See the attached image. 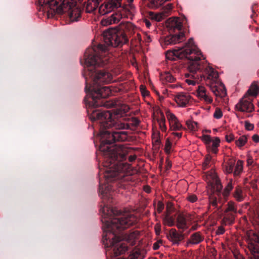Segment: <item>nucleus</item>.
Listing matches in <instances>:
<instances>
[{
	"label": "nucleus",
	"instance_id": "obj_1",
	"mask_svg": "<svg viewBox=\"0 0 259 259\" xmlns=\"http://www.w3.org/2000/svg\"><path fill=\"white\" fill-rule=\"evenodd\" d=\"M103 38L106 45L99 44L97 47L88 49L84 53L85 63L87 66H103L107 63V46L117 47L127 41L125 34L114 29H109L103 33Z\"/></svg>",
	"mask_w": 259,
	"mask_h": 259
},
{
	"label": "nucleus",
	"instance_id": "obj_2",
	"mask_svg": "<svg viewBox=\"0 0 259 259\" xmlns=\"http://www.w3.org/2000/svg\"><path fill=\"white\" fill-rule=\"evenodd\" d=\"M103 223V229L104 232L106 233L104 234L103 239L107 241L110 239V237L108 236V233L113 236L110 240V245L113 247L114 254L116 256L124 253L127 250V246L124 243H119L120 239L119 237L114 235L117 233L116 230L125 229L137 221L136 217L132 214L126 213L123 215L114 218L112 219L102 220Z\"/></svg>",
	"mask_w": 259,
	"mask_h": 259
},
{
	"label": "nucleus",
	"instance_id": "obj_3",
	"mask_svg": "<svg viewBox=\"0 0 259 259\" xmlns=\"http://www.w3.org/2000/svg\"><path fill=\"white\" fill-rule=\"evenodd\" d=\"M100 149L104 152V155L108 158L107 161H110V165L105 163L104 166L109 167L106 170L105 177L108 181L115 180L122 177L130 168V165L120 162L124 159L127 153V149L122 145H115L112 146L105 145L101 146Z\"/></svg>",
	"mask_w": 259,
	"mask_h": 259
},
{
	"label": "nucleus",
	"instance_id": "obj_4",
	"mask_svg": "<svg viewBox=\"0 0 259 259\" xmlns=\"http://www.w3.org/2000/svg\"><path fill=\"white\" fill-rule=\"evenodd\" d=\"M165 57L169 60L181 59L184 58L188 59L190 61L188 69L191 71H195L199 69L200 64L198 62V61L205 59L200 51L195 45L192 38L188 40L183 48L167 51L165 54Z\"/></svg>",
	"mask_w": 259,
	"mask_h": 259
},
{
	"label": "nucleus",
	"instance_id": "obj_5",
	"mask_svg": "<svg viewBox=\"0 0 259 259\" xmlns=\"http://www.w3.org/2000/svg\"><path fill=\"white\" fill-rule=\"evenodd\" d=\"M118 113H112L109 111H95L90 115V118L92 121L96 119L102 120V126L105 128L115 127L117 130L131 129L133 130L139 125L140 121L137 118H132L128 123H125L119 121L117 119Z\"/></svg>",
	"mask_w": 259,
	"mask_h": 259
},
{
	"label": "nucleus",
	"instance_id": "obj_6",
	"mask_svg": "<svg viewBox=\"0 0 259 259\" xmlns=\"http://www.w3.org/2000/svg\"><path fill=\"white\" fill-rule=\"evenodd\" d=\"M206 181L208 185V188L211 189L212 194L209 196V204L217 207L220 201L217 197H219L222 186L214 170L211 169L206 174Z\"/></svg>",
	"mask_w": 259,
	"mask_h": 259
},
{
	"label": "nucleus",
	"instance_id": "obj_7",
	"mask_svg": "<svg viewBox=\"0 0 259 259\" xmlns=\"http://www.w3.org/2000/svg\"><path fill=\"white\" fill-rule=\"evenodd\" d=\"M39 4L48 13V16L52 17L56 14H61L64 11L63 8L66 5L61 0H39Z\"/></svg>",
	"mask_w": 259,
	"mask_h": 259
},
{
	"label": "nucleus",
	"instance_id": "obj_8",
	"mask_svg": "<svg viewBox=\"0 0 259 259\" xmlns=\"http://www.w3.org/2000/svg\"><path fill=\"white\" fill-rule=\"evenodd\" d=\"M101 122V126L102 130L100 131V135L103 138H110L112 139H109L107 140V143H110L112 142H123L127 140V134L126 132H114L111 134L106 129L108 128H105L102 126V120L99 119Z\"/></svg>",
	"mask_w": 259,
	"mask_h": 259
},
{
	"label": "nucleus",
	"instance_id": "obj_9",
	"mask_svg": "<svg viewBox=\"0 0 259 259\" xmlns=\"http://www.w3.org/2000/svg\"><path fill=\"white\" fill-rule=\"evenodd\" d=\"M200 138L206 145L208 153H212L214 154L218 153L219 151L218 148L221 143L219 138L214 137L212 139L209 135H203Z\"/></svg>",
	"mask_w": 259,
	"mask_h": 259
},
{
	"label": "nucleus",
	"instance_id": "obj_10",
	"mask_svg": "<svg viewBox=\"0 0 259 259\" xmlns=\"http://www.w3.org/2000/svg\"><path fill=\"white\" fill-rule=\"evenodd\" d=\"M248 243V248L250 250L251 256L250 259H259V236L253 233ZM238 259H243L241 255H238Z\"/></svg>",
	"mask_w": 259,
	"mask_h": 259
},
{
	"label": "nucleus",
	"instance_id": "obj_11",
	"mask_svg": "<svg viewBox=\"0 0 259 259\" xmlns=\"http://www.w3.org/2000/svg\"><path fill=\"white\" fill-rule=\"evenodd\" d=\"M94 100L96 98H106L111 94V90L108 87H100L96 88L94 85L89 89Z\"/></svg>",
	"mask_w": 259,
	"mask_h": 259
},
{
	"label": "nucleus",
	"instance_id": "obj_12",
	"mask_svg": "<svg viewBox=\"0 0 259 259\" xmlns=\"http://www.w3.org/2000/svg\"><path fill=\"white\" fill-rule=\"evenodd\" d=\"M121 0H109V2L104 3L99 8V13L101 15H104L111 12L114 8L121 7Z\"/></svg>",
	"mask_w": 259,
	"mask_h": 259
},
{
	"label": "nucleus",
	"instance_id": "obj_13",
	"mask_svg": "<svg viewBox=\"0 0 259 259\" xmlns=\"http://www.w3.org/2000/svg\"><path fill=\"white\" fill-rule=\"evenodd\" d=\"M112 82V75L108 72L101 70L97 72L94 78V85Z\"/></svg>",
	"mask_w": 259,
	"mask_h": 259
},
{
	"label": "nucleus",
	"instance_id": "obj_14",
	"mask_svg": "<svg viewBox=\"0 0 259 259\" xmlns=\"http://www.w3.org/2000/svg\"><path fill=\"white\" fill-rule=\"evenodd\" d=\"M236 110L241 112H250L253 110V105L249 98L245 95L236 105Z\"/></svg>",
	"mask_w": 259,
	"mask_h": 259
},
{
	"label": "nucleus",
	"instance_id": "obj_15",
	"mask_svg": "<svg viewBox=\"0 0 259 259\" xmlns=\"http://www.w3.org/2000/svg\"><path fill=\"white\" fill-rule=\"evenodd\" d=\"M66 6L63 8V12H65V9L68 8V14L71 22L77 21L78 19L80 17L81 10L80 8L75 5L71 6L68 4H66Z\"/></svg>",
	"mask_w": 259,
	"mask_h": 259
},
{
	"label": "nucleus",
	"instance_id": "obj_16",
	"mask_svg": "<svg viewBox=\"0 0 259 259\" xmlns=\"http://www.w3.org/2000/svg\"><path fill=\"white\" fill-rule=\"evenodd\" d=\"M166 116L169 122V129L170 131H179L183 128L182 124L175 114L170 112H167Z\"/></svg>",
	"mask_w": 259,
	"mask_h": 259
},
{
	"label": "nucleus",
	"instance_id": "obj_17",
	"mask_svg": "<svg viewBox=\"0 0 259 259\" xmlns=\"http://www.w3.org/2000/svg\"><path fill=\"white\" fill-rule=\"evenodd\" d=\"M210 88L212 92L217 97H225L227 95V92L225 85L219 82H211Z\"/></svg>",
	"mask_w": 259,
	"mask_h": 259
},
{
	"label": "nucleus",
	"instance_id": "obj_18",
	"mask_svg": "<svg viewBox=\"0 0 259 259\" xmlns=\"http://www.w3.org/2000/svg\"><path fill=\"white\" fill-rule=\"evenodd\" d=\"M196 96L198 99L206 104H211L212 102V98L209 96L205 88L203 86L199 85L198 87Z\"/></svg>",
	"mask_w": 259,
	"mask_h": 259
},
{
	"label": "nucleus",
	"instance_id": "obj_19",
	"mask_svg": "<svg viewBox=\"0 0 259 259\" xmlns=\"http://www.w3.org/2000/svg\"><path fill=\"white\" fill-rule=\"evenodd\" d=\"M190 99V96L188 94L184 92L178 93L174 97L175 102L180 107H186Z\"/></svg>",
	"mask_w": 259,
	"mask_h": 259
},
{
	"label": "nucleus",
	"instance_id": "obj_20",
	"mask_svg": "<svg viewBox=\"0 0 259 259\" xmlns=\"http://www.w3.org/2000/svg\"><path fill=\"white\" fill-rule=\"evenodd\" d=\"M200 61H198V62L200 64V68L195 71H191L190 70V73H187L185 74V81L190 85H195L196 84H198L199 81V75L196 74L195 73L201 69L202 63Z\"/></svg>",
	"mask_w": 259,
	"mask_h": 259
},
{
	"label": "nucleus",
	"instance_id": "obj_21",
	"mask_svg": "<svg viewBox=\"0 0 259 259\" xmlns=\"http://www.w3.org/2000/svg\"><path fill=\"white\" fill-rule=\"evenodd\" d=\"M185 39V34L181 32L178 34L170 35L164 38V42L166 45H175L180 43Z\"/></svg>",
	"mask_w": 259,
	"mask_h": 259
},
{
	"label": "nucleus",
	"instance_id": "obj_22",
	"mask_svg": "<svg viewBox=\"0 0 259 259\" xmlns=\"http://www.w3.org/2000/svg\"><path fill=\"white\" fill-rule=\"evenodd\" d=\"M123 17H128V15L123 14L121 11L117 12L113 14L105 21H103L102 23L103 25L117 23Z\"/></svg>",
	"mask_w": 259,
	"mask_h": 259
},
{
	"label": "nucleus",
	"instance_id": "obj_23",
	"mask_svg": "<svg viewBox=\"0 0 259 259\" xmlns=\"http://www.w3.org/2000/svg\"><path fill=\"white\" fill-rule=\"evenodd\" d=\"M167 238L172 242L173 244H178L183 239V236L179 234L175 229H171L167 235Z\"/></svg>",
	"mask_w": 259,
	"mask_h": 259
},
{
	"label": "nucleus",
	"instance_id": "obj_24",
	"mask_svg": "<svg viewBox=\"0 0 259 259\" xmlns=\"http://www.w3.org/2000/svg\"><path fill=\"white\" fill-rule=\"evenodd\" d=\"M167 26L174 30H180L182 28V24L180 18L174 17L170 18L168 19L167 21Z\"/></svg>",
	"mask_w": 259,
	"mask_h": 259
},
{
	"label": "nucleus",
	"instance_id": "obj_25",
	"mask_svg": "<svg viewBox=\"0 0 259 259\" xmlns=\"http://www.w3.org/2000/svg\"><path fill=\"white\" fill-rule=\"evenodd\" d=\"M205 71L208 74L207 79L210 80L211 82H217L219 77L218 73L211 67L208 66L205 69Z\"/></svg>",
	"mask_w": 259,
	"mask_h": 259
},
{
	"label": "nucleus",
	"instance_id": "obj_26",
	"mask_svg": "<svg viewBox=\"0 0 259 259\" xmlns=\"http://www.w3.org/2000/svg\"><path fill=\"white\" fill-rule=\"evenodd\" d=\"M121 12L124 15H127L128 17L133 16L136 13V7L133 4H128L123 6Z\"/></svg>",
	"mask_w": 259,
	"mask_h": 259
},
{
	"label": "nucleus",
	"instance_id": "obj_27",
	"mask_svg": "<svg viewBox=\"0 0 259 259\" xmlns=\"http://www.w3.org/2000/svg\"><path fill=\"white\" fill-rule=\"evenodd\" d=\"M177 227L183 230L187 229L188 227V224L185 217L183 214H179L177 219Z\"/></svg>",
	"mask_w": 259,
	"mask_h": 259
},
{
	"label": "nucleus",
	"instance_id": "obj_28",
	"mask_svg": "<svg viewBox=\"0 0 259 259\" xmlns=\"http://www.w3.org/2000/svg\"><path fill=\"white\" fill-rule=\"evenodd\" d=\"M99 4V0H88L86 5V12L92 13L98 7Z\"/></svg>",
	"mask_w": 259,
	"mask_h": 259
},
{
	"label": "nucleus",
	"instance_id": "obj_29",
	"mask_svg": "<svg viewBox=\"0 0 259 259\" xmlns=\"http://www.w3.org/2000/svg\"><path fill=\"white\" fill-rule=\"evenodd\" d=\"M203 240V237L199 232H196L192 234L188 242V244H196Z\"/></svg>",
	"mask_w": 259,
	"mask_h": 259
},
{
	"label": "nucleus",
	"instance_id": "obj_30",
	"mask_svg": "<svg viewBox=\"0 0 259 259\" xmlns=\"http://www.w3.org/2000/svg\"><path fill=\"white\" fill-rule=\"evenodd\" d=\"M214 163V159L209 153L206 154L204 161L202 163V168L204 170L210 167Z\"/></svg>",
	"mask_w": 259,
	"mask_h": 259
},
{
	"label": "nucleus",
	"instance_id": "obj_31",
	"mask_svg": "<svg viewBox=\"0 0 259 259\" xmlns=\"http://www.w3.org/2000/svg\"><path fill=\"white\" fill-rule=\"evenodd\" d=\"M160 80L163 83L172 82L175 78L170 73L166 72L161 74Z\"/></svg>",
	"mask_w": 259,
	"mask_h": 259
},
{
	"label": "nucleus",
	"instance_id": "obj_32",
	"mask_svg": "<svg viewBox=\"0 0 259 259\" xmlns=\"http://www.w3.org/2000/svg\"><path fill=\"white\" fill-rule=\"evenodd\" d=\"M259 91V86L257 82H253L250 86L247 94L251 96H256Z\"/></svg>",
	"mask_w": 259,
	"mask_h": 259
},
{
	"label": "nucleus",
	"instance_id": "obj_33",
	"mask_svg": "<svg viewBox=\"0 0 259 259\" xmlns=\"http://www.w3.org/2000/svg\"><path fill=\"white\" fill-rule=\"evenodd\" d=\"M157 122L160 130L162 132H166L167 127L165 124V119L162 113H160V115L157 119Z\"/></svg>",
	"mask_w": 259,
	"mask_h": 259
},
{
	"label": "nucleus",
	"instance_id": "obj_34",
	"mask_svg": "<svg viewBox=\"0 0 259 259\" xmlns=\"http://www.w3.org/2000/svg\"><path fill=\"white\" fill-rule=\"evenodd\" d=\"M234 197L238 201L243 200L244 195L240 187H237L236 188L234 193Z\"/></svg>",
	"mask_w": 259,
	"mask_h": 259
},
{
	"label": "nucleus",
	"instance_id": "obj_35",
	"mask_svg": "<svg viewBox=\"0 0 259 259\" xmlns=\"http://www.w3.org/2000/svg\"><path fill=\"white\" fill-rule=\"evenodd\" d=\"M149 16L151 19L157 22L161 21L166 18L165 16H164L163 14H162L161 12L157 13L150 12Z\"/></svg>",
	"mask_w": 259,
	"mask_h": 259
},
{
	"label": "nucleus",
	"instance_id": "obj_36",
	"mask_svg": "<svg viewBox=\"0 0 259 259\" xmlns=\"http://www.w3.org/2000/svg\"><path fill=\"white\" fill-rule=\"evenodd\" d=\"M247 141V137L243 135L239 137V138L235 140V143L238 148H241L244 146Z\"/></svg>",
	"mask_w": 259,
	"mask_h": 259
},
{
	"label": "nucleus",
	"instance_id": "obj_37",
	"mask_svg": "<svg viewBox=\"0 0 259 259\" xmlns=\"http://www.w3.org/2000/svg\"><path fill=\"white\" fill-rule=\"evenodd\" d=\"M172 142L173 140L171 138H167L166 139L164 146V151L167 154L170 153L171 151Z\"/></svg>",
	"mask_w": 259,
	"mask_h": 259
},
{
	"label": "nucleus",
	"instance_id": "obj_38",
	"mask_svg": "<svg viewBox=\"0 0 259 259\" xmlns=\"http://www.w3.org/2000/svg\"><path fill=\"white\" fill-rule=\"evenodd\" d=\"M172 8V4H168L162 8L161 12L166 18L170 14Z\"/></svg>",
	"mask_w": 259,
	"mask_h": 259
},
{
	"label": "nucleus",
	"instance_id": "obj_39",
	"mask_svg": "<svg viewBox=\"0 0 259 259\" xmlns=\"http://www.w3.org/2000/svg\"><path fill=\"white\" fill-rule=\"evenodd\" d=\"M243 170V161L241 160H238L235 166V170L234 171L235 175H238Z\"/></svg>",
	"mask_w": 259,
	"mask_h": 259
},
{
	"label": "nucleus",
	"instance_id": "obj_40",
	"mask_svg": "<svg viewBox=\"0 0 259 259\" xmlns=\"http://www.w3.org/2000/svg\"><path fill=\"white\" fill-rule=\"evenodd\" d=\"M129 259H143V256L139 250H135L130 254Z\"/></svg>",
	"mask_w": 259,
	"mask_h": 259
},
{
	"label": "nucleus",
	"instance_id": "obj_41",
	"mask_svg": "<svg viewBox=\"0 0 259 259\" xmlns=\"http://www.w3.org/2000/svg\"><path fill=\"white\" fill-rule=\"evenodd\" d=\"M234 220V215L232 213H225V215L223 221L226 224H231Z\"/></svg>",
	"mask_w": 259,
	"mask_h": 259
},
{
	"label": "nucleus",
	"instance_id": "obj_42",
	"mask_svg": "<svg viewBox=\"0 0 259 259\" xmlns=\"http://www.w3.org/2000/svg\"><path fill=\"white\" fill-rule=\"evenodd\" d=\"M163 223L168 226H172L174 225V219L167 215L163 219Z\"/></svg>",
	"mask_w": 259,
	"mask_h": 259
},
{
	"label": "nucleus",
	"instance_id": "obj_43",
	"mask_svg": "<svg viewBox=\"0 0 259 259\" xmlns=\"http://www.w3.org/2000/svg\"><path fill=\"white\" fill-rule=\"evenodd\" d=\"M233 212L234 213H236L237 209L235 207V203L233 202L230 201L228 203V207L225 210V213H228L229 212Z\"/></svg>",
	"mask_w": 259,
	"mask_h": 259
},
{
	"label": "nucleus",
	"instance_id": "obj_44",
	"mask_svg": "<svg viewBox=\"0 0 259 259\" xmlns=\"http://www.w3.org/2000/svg\"><path fill=\"white\" fill-rule=\"evenodd\" d=\"M102 211L104 213L105 217L107 215H111L114 214L113 209L107 206H105L102 208Z\"/></svg>",
	"mask_w": 259,
	"mask_h": 259
},
{
	"label": "nucleus",
	"instance_id": "obj_45",
	"mask_svg": "<svg viewBox=\"0 0 259 259\" xmlns=\"http://www.w3.org/2000/svg\"><path fill=\"white\" fill-rule=\"evenodd\" d=\"M163 5V3H160L158 0H150L149 7L153 9H157Z\"/></svg>",
	"mask_w": 259,
	"mask_h": 259
},
{
	"label": "nucleus",
	"instance_id": "obj_46",
	"mask_svg": "<svg viewBox=\"0 0 259 259\" xmlns=\"http://www.w3.org/2000/svg\"><path fill=\"white\" fill-rule=\"evenodd\" d=\"M186 124L188 128L192 131H196L197 129V124L194 121L192 120L187 121Z\"/></svg>",
	"mask_w": 259,
	"mask_h": 259
},
{
	"label": "nucleus",
	"instance_id": "obj_47",
	"mask_svg": "<svg viewBox=\"0 0 259 259\" xmlns=\"http://www.w3.org/2000/svg\"><path fill=\"white\" fill-rule=\"evenodd\" d=\"M111 188L109 186H101L100 187V192L103 195V196H105L106 194L110 191Z\"/></svg>",
	"mask_w": 259,
	"mask_h": 259
},
{
	"label": "nucleus",
	"instance_id": "obj_48",
	"mask_svg": "<svg viewBox=\"0 0 259 259\" xmlns=\"http://www.w3.org/2000/svg\"><path fill=\"white\" fill-rule=\"evenodd\" d=\"M234 168V163L231 161L227 163L225 167V171L228 174L231 173Z\"/></svg>",
	"mask_w": 259,
	"mask_h": 259
},
{
	"label": "nucleus",
	"instance_id": "obj_49",
	"mask_svg": "<svg viewBox=\"0 0 259 259\" xmlns=\"http://www.w3.org/2000/svg\"><path fill=\"white\" fill-rule=\"evenodd\" d=\"M222 116L223 113L222 110L220 108H217L213 113V117L216 119H220Z\"/></svg>",
	"mask_w": 259,
	"mask_h": 259
},
{
	"label": "nucleus",
	"instance_id": "obj_50",
	"mask_svg": "<svg viewBox=\"0 0 259 259\" xmlns=\"http://www.w3.org/2000/svg\"><path fill=\"white\" fill-rule=\"evenodd\" d=\"M140 90L142 96L144 97H147L149 96V92L147 91L146 87L144 85H141L140 87Z\"/></svg>",
	"mask_w": 259,
	"mask_h": 259
},
{
	"label": "nucleus",
	"instance_id": "obj_51",
	"mask_svg": "<svg viewBox=\"0 0 259 259\" xmlns=\"http://www.w3.org/2000/svg\"><path fill=\"white\" fill-rule=\"evenodd\" d=\"M138 234V233L137 232H133L128 235V237L126 238V239L128 241L134 240L136 238Z\"/></svg>",
	"mask_w": 259,
	"mask_h": 259
},
{
	"label": "nucleus",
	"instance_id": "obj_52",
	"mask_svg": "<svg viewBox=\"0 0 259 259\" xmlns=\"http://www.w3.org/2000/svg\"><path fill=\"white\" fill-rule=\"evenodd\" d=\"M187 199L189 202L194 203L197 200V197L195 195L191 194L188 196Z\"/></svg>",
	"mask_w": 259,
	"mask_h": 259
},
{
	"label": "nucleus",
	"instance_id": "obj_53",
	"mask_svg": "<svg viewBox=\"0 0 259 259\" xmlns=\"http://www.w3.org/2000/svg\"><path fill=\"white\" fill-rule=\"evenodd\" d=\"M245 129L248 131H251L254 128V125L253 124L250 123L247 121H245Z\"/></svg>",
	"mask_w": 259,
	"mask_h": 259
},
{
	"label": "nucleus",
	"instance_id": "obj_54",
	"mask_svg": "<svg viewBox=\"0 0 259 259\" xmlns=\"http://www.w3.org/2000/svg\"><path fill=\"white\" fill-rule=\"evenodd\" d=\"M233 186L232 185L231 183H229L228 185L225 188V192H224V195H227L229 193V192L231 191V190L232 189Z\"/></svg>",
	"mask_w": 259,
	"mask_h": 259
},
{
	"label": "nucleus",
	"instance_id": "obj_55",
	"mask_svg": "<svg viewBox=\"0 0 259 259\" xmlns=\"http://www.w3.org/2000/svg\"><path fill=\"white\" fill-rule=\"evenodd\" d=\"M226 140L227 142L230 143L234 140V136L232 134L227 135L225 137Z\"/></svg>",
	"mask_w": 259,
	"mask_h": 259
},
{
	"label": "nucleus",
	"instance_id": "obj_56",
	"mask_svg": "<svg viewBox=\"0 0 259 259\" xmlns=\"http://www.w3.org/2000/svg\"><path fill=\"white\" fill-rule=\"evenodd\" d=\"M164 208L163 204L161 202H158L157 204V211L158 212L160 213L162 211Z\"/></svg>",
	"mask_w": 259,
	"mask_h": 259
},
{
	"label": "nucleus",
	"instance_id": "obj_57",
	"mask_svg": "<svg viewBox=\"0 0 259 259\" xmlns=\"http://www.w3.org/2000/svg\"><path fill=\"white\" fill-rule=\"evenodd\" d=\"M154 229L156 235H159L161 231L160 225L158 224H157L154 227Z\"/></svg>",
	"mask_w": 259,
	"mask_h": 259
},
{
	"label": "nucleus",
	"instance_id": "obj_58",
	"mask_svg": "<svg viewBox=\"0 0 259 259\" xmlns=\"http://www.w3.org/2000/svg\"><path fill=\"white\" fill-rule=\"evenodd\" d=\"M162 244V241L161 240L158 241L154 243L153 246L154 250H157L159 248L160 245Z\"/></svg>",
	"mask_w": 259,
	"mask_h": 259
},
{
	"label": "nucleus",
	"instance_id": "obj_59",
	"mask_svg": "<svg viewBox=\"0 0 259 259\" xmlns=\"http://www.w3.org/2000/svg\"><path fill=\"white\" fill-rule=\"evenodd\" d=\"M252 139L255 143H258L259 142V136L256 134L253 135Z\"/></svg>",
	"mask_w": 259,
	"mask_h": 259
},
{
	"label": "nucleus",
	"instance_id": "obj_60",
	"mask_svg": "<svg viewBox=\"0 0 259 259\" xmlns=\"http://www.w3.org/2000/svg\"><path fill=\"white\" fill-rule=\"evenodd\" d=\"M225 232V230L223 227H220L217 230V234H222Z\"/></svg>",
	"mask_w": 259,
	"mask_h": 259
},
{
	"label": "nucleus",
	"instance_id": "obj_61",
	"mask_svg": "<svg viewBox=\"0 0 259 259\" xmlns=\"http://www.w3.org/2000/svg\"><path fill=\"white\" fill-rule=\"evenodd\" d=\"M172 135L175 137L178 138V139H180L182 137V133H175L173 132Z\"/></svg>",
	"mask_w": 259,
	"mask_h": 259
},
{
	"label": "nucleus",
	"instance_id": "obj_62",
	"mask_svg": "<svg viewBox=\"0 0 259 259\" xmlns=\"http://www.w3.org/2000/svg\"><path fill=\"white\" fill-rule=\"evenodd\" d=\"M172 203L171 202L167 203V206H166L167 210L168 211L170 212L171 211V209L172 208Z\"/></svg>",
	"mask_w": 259,
	"mask_h": 259
},
{
	"label": "nucleus",
	"instance_id": "obj_63",
	"mask_svg": "<svg viewBox=\"0 0 259 259\" xmlns=\"http://www.w3.org/2000/svg\"><path fill=\"white\" fill-rule=\"evenodd\" d=\"M144 23L145 24L147 28H149L151 26V24L149 20H146V19L145 20H144Z\"/></svg>",
	"mask_w": 259,
	"mask_h": 259
},
{
	"label": "nucleus",
	"instance_id": "obj_64",
	"mask_svg": "<svg viewBox=\"0 0 259 259\" xmlns=\"http://www.w3.org/2000/svg\"><path fill=\"white\" fill-rule=\"evenodd\" d=\"M153 137H155V142H159V139H158V138H159V133L157 132L156 134H154L153 135Z\"/></svg>",
	"mask_w": 259,
	"mask_h": 259
}]
</instances>
